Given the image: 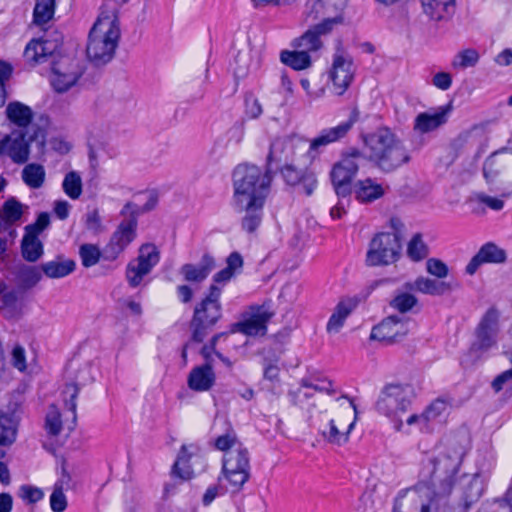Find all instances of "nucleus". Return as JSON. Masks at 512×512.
<instances>
[{
    "instance_id": "obj_31",
    "label": "nucleus",
    "mask_w": 512,
    "mask_h": 512,
    "mask_svg": "<svg viewBox=\"0 0 512 512\" xmlns=\"http://www.w3.org/2000/svg\"><path fill=\"white\" fill-rule=\"evenodd\" d=\"M7 118L17 126L19 129H39L38 127H30V123L33 118V113L30 107L20 103V102H11L8 104L6 108Z\"/></svg>"
},
{
    "instance_id": "obj_13",
    "label": "nucleus",
    "mask_w": 512,
    "mask_h": 512,
    "mask_svg": "<svg viewBox=\"0 0 512 512\" xmlns=\"http://www.w3.org/2000/svg\"><path fill=\"white\" fill-rule=\"evenodd\" d=\"M82 72L70 57L64 56L51 63L50 83L59 93L68 91L76 84Z\"/></svg>"
},
{
    "instance_id": "obj_1",
    "label": "nucleus",
    "mask_w": 512,
    "mask_h": 512,
    "mask_svg": "<svg viewBox=\"0 0 512 512\" xmlns=\"http://www.w3.org/2000/svg\"><path fill=\"white\" fill-rule=\"evenodd\" d=\"M462 462V453L453 449L429 457L423 462L422 475L429 477V483L417 485L406 502H410L420 512H436L442 498L448 496L454 478ZM404 499L396 498L393 512H405Z\"/></svg>"
},
{
    "instance_id": "obj_58",
    "label": "nucleus",
    "mask_w": 512,
    "mask_h": 512,
    "mask_svg": "<svg viewBox=\"0 0 512 512\" xmlns=\"http://www.w3.org/2000/svg\"><path fill=\"white\" fill-rule=\"evenodd\" d=\"M18 301V296L16 291H6L1 298L2 306L7 309L5 312L4 317L6 319H10L14 317L16 314V303Z\"/></svg>"
},
{
    "instance_id": "obj_40",
    "label": "nucleus",
    "mask_w": 512,
    "mask_h": 512,
    "mask_svg": "<svg viewBox=\"0 0 512 512\" xmlns=\"http://www.w3.org/2000/svg\"><path fill=\"white\" fill-rule=\"evenodd\" d=\"M15 278L20 288L24 290L35 287L42 279V270L36 266L20 265L16 272Z\"/></svg>"
},
{
    "instance_id": "obj_23",
    "label": "nucleus",
    "mask_w": 512,
    "mask_h": 512,
    "mask_svg": "<svg viewBox=\"0 0 512 512\" xmlns=\"http://www.w3.org/2000/svg\"><path fill=\"white\" fill-rule=\"evenodd\" d=\"M216 262L214 257L205 252L198 264L186 263L181 266L180 274L187 282L201 283L215 269Z\"/></svg>"
},
{
    "instance_id": "obj_8",
    "label": "nucleus",
    "mask_w": 512,
    "mask_h": 512,
    "mask_svg": "<svg viewBox=\"0 0 512 512\" xmlns=\"http://www.w3.org/2000/svg\"><path fill=\"white\" fill-rule=\"evenodd\" d=\"M365 159V154L357 148L343 152L330 171V180L338 198L347 199L353 192V179L358 173L359 164Z\"/></svg>"
},
{
    "instance_id": "obj_2",
    "label": "nucleus",
    "mask_w": 512,
    "mask_h": 512,
    "mask_svg": "<svg viewBox=\"0 0 512 512\" xmlns=\"http://www.w3.org/2000/svg\"><path fill=\"white\" fill-rule=\"evenodd\" d=\"M363 141L367 154L365 159L382 172H393L411 159L402 140L388 127L377 128L365 135Z\"/></svg>"
},
{
    "instance_id": "obj_36",
    "label": "nucleus",
    "mask_w": 512,
    "mask_h": 512,
    "mask_svg": "<svg viewBox=\"0 0 512 512\" xmlns=\"http://www.w3.org/2000/svg\"><path fill=\"white\" fill-rule=\"evenodd\" d=\"M280 61L295 71H302L312 66L311 55L298 49L281 51Z\"/></svg>"
},
{
    "instance_id": "obj_39",
    "label": "nucleus",
    "mask_w": 512,
    "mask_h": 512,
    "mask_svg": "<svg viewBox=\"0 0 512 512\" xmlns=\"http://www.w3.org/2000/svg\"><path fill=\"white\" fill-rule=\"evenodd\" d=\"M245 124L244 118L236 120L223 136L217 138L215 146L226 149L231 145H239L245 135Z\"/></svg>"
},
{
    "instance_id": "obj_12",
    "label": "nucleus",
    "mask_w": 512,
    "mask_h": 512,
    "mask_svg": "<svg viewBox=\"0 0 512 512\" xmlns=\"http://www.w3.org/2000/svg\"><path fill=\"white\" fill-rule=\"evenodd\" d=\"M137 226L135 217H124L104 247L105 261H114L124 252L136 238Z\"/></svg>"
},
{
    "instance_id": "obj_42",
    "label": "nucleus",
    "mask_w": 512,
    "mask_h": 512,
    "mask_svg": "<svg viewBox=\"0 0 512 512\" xmlns=\"http://www.w3.org/2000/svg\"><path fill=\"white\" fill-rule=\"evenodd\" d=\"M46 172L43 165L27 164L21 172L22 181L31 189H39L45 182Z\"/></svg>"
},
{
    "instance_id": "obj_46",
    "label": "nucleus",
    "mask_w": 512,
    "mask_h": 512,
    "mask_svg": "<svg viewBox=\"0 0 512 512\" xmlns=\"http://www.w3.org/2000/svg\"><path fill=\"white\" fill-rule=\"evenodd\" d=\"M82 265L86 268L96 265L100 259L104 260V248L100 250L94 244H82L79 248Z\"/></svg>"
},
{
    "instance_id": "obj_45",
    "label": "nucleus",
    "mask_w": 512,
    "mask_h": 512,
    "mask_svg": "<svg viewBox=\"0 0 512 512\" xmlns=\"http://www.w3.org/2000/svg\"><path fill=\"white\" fill-rule=\"evenodd\" d=\"M160 260L159 251L154 244H143L139 249V254L134 260L138 264H143L151 271Z\"/></svg>"
},
{
    "instance_id": "obj_54",
    "label": "nucleus",
    "mask_w": 512,
    "mask_h": 512,
    "mask_svg": "<svg viewBox=\"0 0 512 512\" xmlns=\"http://www.w3.org/2000/svg\"><path fill=\"white\" fill-rule=\"evenodd\" d=\"M481 494L482 488L479 481L477 479H472L464 493V507L462 508V512H466L471 504L480 498Z\"/></svg>"
},
{
    "instance_id": "obj_7",
    "label": "nucleus",
    "mask_w": 512,
    "mask_h": 512,
    "mask_svg": "<svg viewBox=\"0 0 512 512\" xmlns=\"http://www.w3.org/2000/svg\"><path fill=\"white\" fill-rule=\"evenodd\" d=\"M413 394L409 387L399 384H388L383 387L375 403V409L388 417L394 428L400 431L403 427L402 414L406 413L412 403Z\"/></svg>"
},
{
    "instance_id": "obj_57",
    "label": "nucleus",
    "mask_w": 512,
    "mask_h": 512,
    "mask_svg": "<svg viewBox=\"0 0 512 512\" xmlns=\"http://www.w3.org/2000/svg\"><path fill=\"white\" fill-rule=\"evenodd\" d=\"M19 496L29 504L37 503L44 497L43 491L31 485H22L19 489Z\"/></svg>"
},
{
    "instance_id": "obj_63",
    "label": "nucleus",
    "mask_w": 512,
    "mask_h": 512,
    "mask_svg": "<svg viewBox=\"0 0 512 512\" xmlns=\"http://www.w3.org/2000/svg\"><path fill=\"white\" fill-rule=\"evenodd\" d=\"M12 364L21 372L26 370L25 350L20 345H16L12 350Z\"/></svg>"
},
{
    "instance_id": "obj_17",
    "label": "nucleus",
    "mask_w": 512,
    "mask_h": 512,
    "mask_svg": "<svg viewBox=\"0 0 512 512\" xmlns=\"http://www.w3.org/2000/svg\"><path fill=\"white\" fill-rule=\"evenodd\" d=\"M62 46V36L57 34L53 39L47 36L32 39L26 45L24 57L32 65L41 64L53 57Z\"/></svg>"
},
{
    "instance_id": "obj_3",
    "label": "nucleus",
    "mask_w": 512,
    "mask_h": 512,
    "mask_svg": "<svg viewBox=\"0 0 512 512\" xmlns=\"http://www.w3.org/2000/svg\"><path fill=\"white\" fill-rule=\"evenodd\" d=\"M222 425L224 432L215 438L214 445L216 449L225 452L222 475L229 482L231 491L237 493L250 478L249 453L241 445L235 450H229L238 444V437L230 421L223 419Z\"/></svg>"
},
{
    "instance_id": "obj_59",
    "label": "nucleus",
    "mask_w": 512,
    "mask_h": 512,
    "mask_svg": "<svg viewBox=\"0 0 512 512\" xmlns=\"http://www.w3.org/2000/svg\"><path fill=\"white\" fill-rule=\"evenodd\" d=\"M79 390L80 389H79L78 385L75 383H72V384H67L63 391V393L65 395H69V399H66L65 404L68 407V409L72 412L74 423L76 422V418H77V416H76V408H77L76 399L78 397Z\"/></svg>"
},
{
    "instance_id": "obj_52",
    "label": "nucleus",
    "mask_w": 512,
    "mask_h": 512,
    "mask_svg": "<svg viewBox=\"0 0 512 512\" xmlns=\"http://www.w3.org/2000/svg\"><path fill=\"white\" fill-rule=\"evenodd\" d=\"M45 427L48 434L52 436L59 435L62 430L61 415L60 412L54 406L51 407V409L46 415Z\"/></svg>"
},
{
    "instance_id": "obj_25",
    "label": "nucleus",
    "mask_w": 512,
    "mask_h": 512,
    "mask_svg": "<svg viewBox=\"0 0 512 512\" xmlns=\"http://www.w3.org/2000/svg\"><path fill=\"white\" fill-rule=\"evenodd\" d=\"M293 152V145L291 142L286 140H275L270 145V151L267 156L266 168L269 170V175L273 177L276 170L281 166L289 163L291 160L290 155Z\"/></svg>"
},
{
    "instance_id": "obj_64",
    "label": "nucleus",
    "mask_w": 512,
    "mask_h": 512,
    "mask_svg": "<svg viewBox=\"0 0 512 512\" xmlns=\"http://www.w3.org/2000/svg\"><path fill=\"white\" fill-rule=\"evenodd\" d=\"M233 276L234 274L231 271L224 268L217 272L216 274H214L210 286H216L217 288H219L221 295L223 287L232 279Z\"/></svg>"
},
{
    "instance_id": "obj_19",
    "label": "nucleus",
    "mask_w": 512,
    "mask_h": 512,
    "mask_svg": "<svg viewBox=\"0 0 512 512\" xmlns=\"http://www.w3.org/2000/svg\"><path fill=\"white\" fill-rule=\"evenodd\" d=\"M452 109V103L449 102L436 109L419 113L414 120L413 129L420 134H426L438 129L447 123Z\"/></svg>"
},
{
    "instance_id": "obj_61",
    "label": "nucleus",
    "mask_w": 512,
    "mask_h": 512,
    "mask_svg": "<svg viewBox=\"0 0 512 512\" xmlns=\"http://www.w3.org/2000/svg\"><path fill=\"white\" fill-rule=\"evenodd\" d=\"M50 224V216L46 212H42L38 215L35 223L27 225L25 227V232L30 234H35L39 236V234L46 229Z\"/></svg>"
},
{
    "instance_id": "obj_6",
    "label": "nucleus",
    "mask_w": 512,
    "mask_h": 512,
    "mask_svg": "<svg viewBox=\"0 0 512 512\" xmlns=\"http://www.w3.org/2000/svg\"><path fill=\"white\" fill-rule=\"evenodd\" d=\"M222 317L220 290L216 286H209L205 297L195 305L190 321L192 331L191 342L201 343L209 331Z\"/></svg>"
},
{
    "instance_id": "obj_50",
    "label": "nucleus",
    "mask_w": 512,
    "mask_h": 512,
    "mask_svg": "<svg viewBox=\"0 0 512 512\" xmlns=\"http://www.w3.org/2000/svg\"><path fill=\"white\" fill-rule=\"evenodd\" d=\"M417 298L407 292L396 295L391 301L390 306L400 313H406L410 311L416 304Z\"/></svg>"
},
{
    "instance_id": "obj_44",
    "label": "nucleus",
    "mask_w": 512,
    "mask_h": 512,
    "mask_svg": "<svg viewBox=\"0 0 512 512\" xmlns=\"http://www.w3.org/2000/svg\"><path fill=\"white\" fill-rule=\"evenodd\" d=\"M55 13V0H36L33 10V23L42 26L48 23Z\"/></svg>"
},
{
    "instance_id": "obj_32",
    "label": "nucleus",
    "mask_w": 512,
    "mask_h": 512,
    "mask_svg": "<svg viewBox=\"0 0 512 512\" xmlns=\"http://www.w3.org/2000/svg\"><path fill=\"white\" fill-rule=\"evenodd\" d=\"M450 403L444 398L432 401L423 411L424 426L430 428L436 423H443L449 413Z\"/></svg>"
},
{
    "instance_id": "obj_37",
    "label": "nucleus",
    "mask_w": 512,
    "mask_h": 512,
    "mask_svg": "<svg viewBox=\"0 0 512 512\" xmlns=\"http://www.w3.org/2000/svg\"><path fill=\"white\" fill-rule=\"evenodd\" d=\"M355 304L350 300L340 301L330 316L326 330L328 333H338L343 327L346 318L354 309Z\"/></svg>"
},
{
    "instance_id": "obj_15",
    "label": "nucleus",
    "mask_w": 512,
    "mask_h": 512,
    "mask_svg": "<svg viewBox=\"0 0 512 512\" xmlns=\"http://www.w3.org/2000/svg\"><path fill=\"white\" fill-rule=\"evenodd\" d=\"M330 78L337 95H343L353 81V58L341 47H338L333 55Z\"/></svg>"
},
{
    "instance_id": "obj_49",
    "label": "nucleus",
    "mask_w": 512,
    "mask_h": 512,
    "mask_svg": "<svg viewBox=\"0 0 512 512\" xmlns=\"http://www.w3.org/2000/svg\"><path fill=\"white\" fill-rule=\"evenodd\" d=\"M407 254L413 261H420L428 255V247L422 240L421 234H415L407 247Z\"/></svg>"
},
{
    "instance_id": "obj_9",
    "label": "nucleus",
    "mask_w": 512,
    "mask_h": 512,
    "mask_svg": "<svg viewBox=\"0 0 512 512\" xmlns=\"http://www.w3.org/2000/svg\"><path fill=\"white\" fill-rule=\"evenodd\" d=\"M41 140L40 145H44V136L40 129H18L5 135L0 140V157L7 156L15 164L22 165L29 160L30 145L34 141Z\"/></svg>"
},
{
    "instance_id": "obj_53",
    "label": "nucleus",
    "mask_w": 512,
    "mask_h": 512,
    "mask_svg": "<svg viewBox=\"0 0 512 512\" xmlns=\"http://www.w3.org/2000/svg\"><path fill=\"white\" fill-rule=\"evenodd\" d=\"M245 115L249 119H257L263 113L262 105L258 98L251 92L245 94Z\"/></svg>"
},
{
    "instance_id": "obj_48",
    "label": "nucleus",
    "mask_w": 512,
    "mask_h": 512,
    "mask_svg": "<svg viewBox=\"0 0 512 512\" xmlns=\"http://www.w3.org/2000/svg\"><path fill=\"white\" fill-rule=\"evenodd\" d=\"M62 188L65 194L73 200L78 199L82 194V180L80 175L71 171L64 177Z\"/></svg>"
},
{
    "instance_id": "obj_16",
    "label": "nucleus",
    "mask_w": 512,
    "mask_h": 512,
    "mask_svg": "<svg viewBox=\"0 0 512 512\" xmlns=\"http://www.w3.org/2000/svg\"><path fill=\"white\" fill-rule=\"evenodd\" d=\"M408 332V320L404 317L392 315L372 328L370 339L389 345L401 341Z\"/></svg>"
},
{
    "instance_id": "obj_41",
    "label": "nucleus",
    "mask_w": 512,
    "mask_h": 512,
    "mask_svg": "<svg viewBox=\"0 0 512 512\" xmlns=\"http://www.w3.org/2000/svg\"><path fill=\"white\" fill-rule=\"evenodd\" d=\"M159 196L155 190L149 192V197L147 202L143 206H139L138 204L128 201L125 203L123 208L120 211V215L122 217L131 216L132 218L138 221V217L144 213L150 212L154 210L158 204Z\"/></svg>"
},
{
    "instance_id": "obj_24",
    "label": "nucleus",
    "mask_w": 512,
    "mask_h": 512,
    "mask_svg": "<svg viewBox=\"0 0 512 512\" xmlns=\"http://www.w3.org/2000/svg\"><path fill=\"white\" fill-rule=\"evenodd\" d=\"M459 287L457 282H447L442 280L418 277L414 283H407L406 288L416 290L423 294L431 296H443Z\"/></svg>"
},
{
    "instance_id": "obj_10",
    "label": "nucleus",
    "mask_w": 512,
    "mask_h": 512,
    "mask_svg": "<svg viewBox=\"0 0 512 512\" xmlns=\"http://www.w3.org/2000/svg\"><path fill=\"white\" fill-rule=\"evenodd\" d=\"M400 250V236L397 233H378L370 241L366 264L368 266L389 265L397 261Z\"/></svg>"
},
{
    "instance_id": "obj_29",
    "label": "nucleus",
    "mask_w": 512,
    "mask_h": 512,
    "mask_svg": "<svg viewBox=\"0 0 512 512\" xmlns=\"http://www.w3.org/2000/svg\"><path fill=\"white\" fill-rule=\"evenodd\" d=\"M424 13L435 21L449 19L455 11V0H422Z\"/></svg>"
},
{
    "instance_id": "obj_14",
    "label": "nucleus",
    "mask_w": 512,
    "mask_h": 512,
    "mask_svg": "<svg viewBox=\"0 0 512 512\" xmlns=\"http://www.w3.org/2000/svg\"><path fill=\"white\" fill-rule=\"evenodd\" d=\"M498 312L494 308H490L480 320L476 331L475 340L471 345L474 352H486L497 343L498 334Z\"/></svg>"
},
{
    "instance_id": "obj_55",
    "label": "nucleus",
    "mask_w": 512,
    "mask_h": 512,
    "mask_svg": "<svg viewBox=\"0 0 512 512\" xmlns=\"http://www.w3.org/2000/svg\"><path fill=\"white\" fill-rule=\"evenodd\" d=\"M353 426H354V423H351L349 425L348 431H350L353 428ZM348 433L349 432L340 433L338 428L335 425L334 420L331 419L329 421V431L328 432L324 431L323 435L327 438V440L330 443L341 445L348 441Z\"/></svg>"
},
{
    "instance_id": "obj_28",
    "label": "nucleus",
    "mask_w": 512,
    "mask_h": 512,
    "mask_svg": "<svg viewBox=\"0 0 512 512\" xmlns=\"http://www.w3.org/2000/svg\"><path fill=\"white\" fill-rule=\"evenodd\" d=\"M194 450H197V447L193 444H183L180 447L177 458L172 466L171 472L173 476L178 477L181 480H189L193 477L194 471L190 461L194 455Z\"/></svg>"
},
{
    "instance_id": "obj_60",
    "label": "nucleus",
    "mask_w": 512,
    "mask_h": 512,
    "mask_svg": "<svg viewBox=\"0 0 512 512\" xmlns=\"http://www.w3.org/2000/svg\"><path fill=\"white\" fill-rule=\"evenodd\" d=\"M13 72L11 64L6 61H0V106L5 102V83L9 80Z\"/></svg>"
},
{
    "instance_id": "obj_51",
    "label": "nucleus",
    "mask_w": 512,
    "mask_h": 512,
    "mask_svg": "<svg viewBox=\"0 0 512 512\" xmlns=\"http://www.w3.org/2000/svg\"><path fill=\"white\" fill-rule=\"evenodd\" d=\"M478 61L479 53L477 50L470 48L465 49L456 55L453 61V66L465 69L468 67H474Z\"/></svg>"
},
{
    "instance_id": "obj_34",
    "label": "nucleus",
    "mask_w": 512,
    "mask_h": 512,
    "mask_svg": "<svg viewBox=\"0 0 512 512\" xmlns=\"http://www.w3.org/2000/svg\"><path fill=\"white\" fill-rule=\"evenodd\" d=\"M23 215V204L15 197L7 199L0 209V222L4 230L9 229L16 224Z\"/></svg>"
},
{
    "instance_id": "obj_56",
    "label": "nucleus",
    "mask_w": 512,
    "mask_h": 512,
    "mask_svg": "<svg viewBox=\"0 0 512 512\" xmlns=\"http://www.w3.org/2000/svg\"><path fill=\"white\" fill-rule=\"evenodd\" d=\"M426 270L429 274L443 279L446 278L449 274L448 266L440 259L430 258L426 262Z\"/></svg>"
},
{
    "instance_id": "obj_4",
    "label": "nucleus",
    "mask_w": 512,
    "mask_h": 512,
    "mask_svg": "<svg viewBox=\"0 0 512 512\" xmlns=\"http://www.w3.org/2000/svg\"><path fill=\"white\" fill-rule=\"evenodd\" d=\"M269 170H262L253 164L243 163L232 173L233 204L265 202L272 182Z\"/></svg>"
},
{
    "instance_id": "obj_47",
    "label": "nucleus",
    "mask_w": 512,
    "mask_h": 512,
    "mask_svg": "<svg viewBox=\"0 0 512 512\" xmlns=\"http://www.w3.org/2000/svg\"><path fill=\"white\" fill-rule=\"evenodd\" d=\"M151 270L143 264H138L135 261H130L126 267L125 277L131 288L138 287L143 278L148 275Z\"/></svg>"
},
{
    "instance_id": "obj_62",
    "label": "nucleus",
    "mask_w": 512,
    "mask_h": 512,
    "mask_svg": "<svg viewBox=\"0 0 512 512\" xmlns=\"http://www.w3.org/2000/svg\"><path fill=\"white\" fill-rule=\"evenodd\" d=\"M85 227L87 230L98 233L102 229L101 217L97 209L86 214Z\"/></svg>"
},
{
    "instance_id": "obj_35",
    "label": "nucleus",
    "mask_w": 512,
    "mask_h": 512,
    "mask_svg": "<svg viewBox=\"0 0 512 512\" xmlns=\"http://www.w3.org/2000/svg\"><path fill=\"white\" fill-rule=\"evenodd\" d=\"M44 254L43 243L37 235L25 232L21 241V255L27 262H37Z\"/></svg>"
},
{
    "instance_id": "obj_43",
    "label": "nucleus",
    "mask_w": 512,
    "mask_h": 512,
    "mask_svg": "<svg viewBox=\"0 0 512 512\" xmlns=\"http://www.w3.org/2000/svg\"><path fill=\"white\" fill-rule=\"evenodd\" d=\"M70 481V475L62 466V477L54 484V489L50 495V506L53 512H63L67 508V499L63 492L64 484Z\"/></svg>"
},
{
    "instance_id": "obj_27",
    "label": "nucleus",
    "mask_w": 512,
    "mask_h": 512,
    "mask_svg": "<svg viewBox=\"0 0 512 512\" xmlns=\"http://www.w3.org/2000/svg\"><path fill=\"white\" fill-rule=\"evenodd\" d=\"M265 202L233 204L238 212H245L241 221L242 229L248 233H253L261 224L263 218V208Z\"/></svg>"
},
{
    "instance_id": "obj_33",
    "label": "nucleus",
    "mask_w": 512,
    "mask_h": 512,
    "mask_svg": "<svg viewBox=\"0 0 512 512\" xmlns=\"http://www.w3.org/2000/svg\"><path fill=\"white\" fill-rule=\"evenodd\" d=\"M76 268V263L72 259H64L61 256H58L53 261H48L41 265L42 272L48 277L52 279L63 278L72 272H74Z\"/></svg>"
},
{
    "instance_id": "obj_20",
    "label": "nucleus",
    "mask_w": 512,
    "mask_h": 512,
    "mask_svg": "<svg viewBox=\"0 0 512 512\" xmlns=\"http://www.w3.org/2000/svg\"><path fill=\"white\" fill-rule=\"evenodd\" d=\"M273 315V312L263 307H258L256 312L252 313L249 318L233 323L229 332H240L248 336L265 335L267 332V324Z\"/></svg>"
},
{
    "instance_id": "obj_30",
    "label": "nucleus",
    "mask_w": 512,
    "mask_h": 512,
    "mask_svg": "<svg viewBox=\"0 0 512 512\" xmlns=\"http://www.w3.org/2000/svg\"><path fill=\"white\" fill-rule=\"evenodd\" d=\"M352 193L359 202L371 203L384 195V189L371 178H366L354 184Z\"/></svg>"
},
{
    "instance_id": "obj_22",
    "label": "nucleus",
    "mask_w": 512,
    "mask_h": 512,
    "mask_svg": "<svg viewBox=\"0 0 512 512\" xmlns=\"http://www.w3.org/2000/svg\"><path fill=\"white\" fill-rule=\"evenodd\" d=\"M507 259L505 250L499 248L496 244L488 242L481 246L478 252L471 258L465 268L468 275H474L479 267L486 263L500 264Z\"/></svg>"
},
{
    "instance_id": "obj_5",
    "label": "nucleus",
    "mask_w": 512,
    "mask_h": 512,
    "mask_svg": "<svg viewBox=\"0 0 512 512\" xmlns=\"http://www.w3.org/2000/svg\"><path fill=\"white\" fill-rule=\"evenodd\" d=\"M118 18H99L91 28L86 48L87 57L95 66L110 62L115 54L120 39Z\"/></svg>"
},
{
    "instance_id": "obj_26",
    "label": "nucleus",
    "mask_w": 512,
    "mask_h": 512,
    "mask_svg": "<svg viewBox=\"0 0 512 512\" xmlns=\"http://www.w3.org/2000/svg\"><path fill=\"white\" fill-rule=\"evenodd\" d=\"M216 380V375L211 363H205L194 367L188 376V387L196 392H205L210 390Z\"/></svg>"
},
{
    "instance_id": "obj_38",
    "label": "nucleus",
    "mask_w": 512,
    "mask_h": 512,
    "mask_svg": "<svg viewBox=\"0 0 512 512\" xmlns=\"http://www.w3.org/2000/svg\"><path fill=\"white\" fill-rule=\"evenodd\" d=\"M17 429L11 417L0 412V458L6 456V448L16 440Z\"/></svg>"
},
{
    "instance_id": "obj_21",
    "label": "nucleus",
    "mask_w": 512,
    "mask_h": 512,
    "mask_svg": "<svg viewBox=\"0 0 512 512\" xmlns=\"http://www.w3.org/2000/svg\"><path fill=\"white\" fill-rule=\"evenodd\" d=\"M358 120V112L353 110L346 121L331 128L323 129L319 135L310 142V151H318L321 147L343 139Z\"/></svg>"
},
{
    "instance_id": "obj_18",
    "label": "nucleus",
    "mask_w": 512,
    "mask_h": 512,
    "mask_svg": "<svg viewBox=\"0 0 512 512\" xmlns=\"http://www.w3.org/2000/svg\"><path fill=\"white\" fill-rule=\"evenodd\" d=\"M280 173L290 186H297L299 192L311 196L317 187V178L312 170L298 169L293 164L287 163L279 168Z\"/></svg>"
},
{
    "instance_id": "obj_11",
    "label": "nucleus",
    "mask_w": 512,
    "mask_h": 512,
    "mask_svg": "<svg viewBox=\"0 0 512 512\" xmlns=\"http://www.w3.org/2000/svg\"><path fill=\"white\" fill-rule=\"evenodd\" d=\"M342 22L343 17L341 15L325 18L322 22L311 26L301 36L293 39L291 46L310 55L311 53L318 52L323 47L321 37L328 35L336 24Z\"/></svg>"
}]
</instances>
